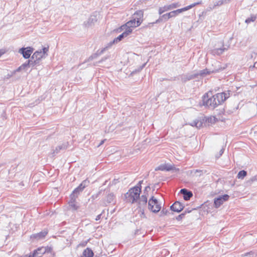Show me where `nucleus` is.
<instances>
[{"instance_id":"4be33fe9","label":"nucleus","mask_w":257,"mask_h":257,"mask_svg":"<svg viewBox=\"0 0 257 257\" xmlns=\"http://www.w3.org/2000/svg\"><path fill=\"white\" fill-rule=\"evenodd\" d=\"M115 197L113 193L109 192L106 196L105 201L107 204L113 203L115 201Z\"/></svg>"},{"instance_id":"f3484780","label":"nucleus","mask_w":257,"mask_h":257,"mask_svg":"<svg viewBox=\"0 0 257 257\" xmlns=\"http://www.w3.org/2000/svg\"><path fill=\"white\" fill-rule=\"evenodd\" d=\"M217 70H213L212 71L209 70L208 69H204L200 70L198 73H195L197 74V77L200 76L201 77H205L207 75L210 74L211 73H214L217 72Z\"/></svg>"},{"instance_id":"79ce46f5","label":"nucleus","mask_w":257,"mask_h":257,"mask_svg":"<svg viewBox=\"0 0 257 257\" xmlns=\"http://www.w3.org/2000/svg\"><path fill=\"white\" fill-rule=\"evenodd\" d=\"M168 213H169V211L165 208H163L161 211V216L167 215Z\"/></svg>"},{"instance_id":"0eeeda50","label":"nucleus","mask_w":257,"mask_h":257,"mask_svg":"<svg viewBox=\"0 0 257 257\" xmlns=\"http://www.w3.org/2000/svg\"><path fill=\"white\" fill-rule=\"evenodd\" d=\"M34 49L31 47H23L19 50L18 52L21 54L25 59H28L30 57Z\"/></svg>"},{"instance_id":"cd10ccee","label":"nucleus","mask_w":257,"mask_h":257,"mask_svg":"<svg viewBox=\"0 0 257 257\" xmlns=\"http://www.w3.org/2000/svg\"><path fill=\"white\" fill-rule=\"evenodd\" d=\"M201 4V2H197V3H193L189 6H188L187 7H185L184 8H183V10L184 11V12L185 11H186L187 10H189V9L193 8L194 7L198 5H199V4Z\"/></svg>"},{"instance_id":"dca6fc26","label":"nucleus","mask_w":257,"mask_h":257,"mask_svg":"<svg viewBox=\"0 0 257 257\" xmlns=\"http://www.w3.org/2000/svg\"><path fill=\"white\" fill-rule=\"evenodd\" d=\"M180 192L183 195V198L186 201L190 200L193 196L192 192L185 188L181 189Z\"/></svg>"},{"instance_id":"393cba45","label":"nucleus","mask_w":257,"mask_h":257,"mask_svg":"<svg viewBox=\"0 0 257 257\" xmlns=\"http://www.w3.org/2000/svg\"><path fill=\"white\" fill-rule=\"evenodd\" d=\"M89 183V181L87 179L83 181L81 184L77 187V190H79L83 191L84 188L88 185Z\"/></svg>"},{"instance_id":"1a4fd4ad","label":"nucleus","mask_w":257,"mask_h":257,"mask_svg":"<svg viewBox=\"0 0 257 257\" xmlns=\"http://www.w3.org/2000/svg\"><path fill=\"white\" fill-rule=\"evenodd\" d=\"M97 20V15H92L90 16L87 21L84 22L83 25L85 28H87L92 27L94 26Z\"/></svg>"},{"instance_id":"13d9d810","label":"nucleus","mask_w":257,"mask_h":257,"mask_svg":"<svg viewBox=\"0 0 257 257\" xmlns=\"http://www.w3.org/2000/svg\"><path fill=\"white\" fill-rule=\"evenodd\" d=\"M106 141L105 139L103 140H102L100 143H99V144L97 146V147H100L101 145H102L104 143V142Z\"/></svg>"},{"instance_id":"603ef678","label":"nucleus","mask_w":257,"mask_h":257,"mask_svg":"<svg viewBox=\"0 0 257 257\" xmlns=\"http://www.w3.org/2000/svg\"><path fill=\"white\" fill-rule=\"evenodd\" d=\"M87 243V241H83V242H81L80 243H79L78 244V246L84 247V246H85L86 245Z\"/></svg>"},{"instance_id":"864d4df0","label":"nucleus","mask_w":257,"mask_h":257,"mask_svg":"<svg viewBox=\"0 0 257 257\" xmlns=\"http://www.w3.org/2000/svg\"><path fill=\"white\" fill-rule=\"evenodd\" d=\"M93 59V57L91 55L90 57H88V58L85 60L83 63L90 61Z\"/></svg>"},{"instance_id":"9d476101","label":"nucleus","mask_w":257,"mask_h":257,"mask_svg":"<svg viewBox=\"0 0 257 257\" xmlns=\"http://www.w3.org/2000/svg\"><path fill=\"white\" fill-rule=\"evenodd\" d=\"M180 6V4L178 3H173L171 5L165 6L162 8H160L159 10V13L160 15H161L164 12L167 11L168 10H170L173 9L177 8Z\"/></svg>"},{"instance_id":"6ab92c4d","label":"nucleus","mask_w":257,"mask_h":257,"mask_svg":"<svg viewBox=\"0 0 257 257\" xmlns=\"http://www.w3.org/2000/svg\"><path fill=\"white\" fill-rule=\"evenodd\" d=\"M48 232L47 231L43 230L42 231H41L38 233L32 234L31 236V238H35L37 240H40L43 239L46 235L47 234Z\"/></svg>"},{"instance_id":"6e6552de","label":"nucleus","mask_w":257,"mask_h":257,"mask_svg":"<svg viewBox=\"0 0 257 257\" xmlns=\"http://www.w3.org/2000/svg\"><path fill=\"white\" fill-rule=\"evenodd\" d=\"M229 196L227 194H225L219 196L217 198H215L214 201V205L215 208L219 207L224 202L229 199Z\"/></svg>"},{"instance_id":"3c124183","label":"nucleus","mask_w":257,"mask_h":257,"mask_svg":"<svg viewBox=\"0 0 257 257\" xmlns=\"http://www.w3.org/2000/svg\"><path fill=\"white\" fill-rule=\"evenodd\" d=\"M143 181L142 180V181H140L139 182V183L137 184L136 186H135V187H139L141 190L142 189V186H141V185L143 183Z\"/></svg>"},{"instance_id":"c9c22d12","label":"nucleus","mask_w":257,"mask_h":257,"mask_svg":"<svg viewBox=\"0 0 257 257\" xmlns=\"http://www.w3.org/2000/svg\"><path fill=\"white\" fill-rule=\"evenodd\" d=\"M255 17H251L250 18H248L245 21V22L247 24H248L251 22H254L255 20Z\"/></svg>"},{"instance_id":"c03bdc74","label":"nucleus","mask_w":257,"mask_h":257,"mask_svg":"<svg viewBox=\"0 0 257 257\" xmlns=\"http://www.w3.org/2000/svg\"><path fill=\"white\" fill-rule=\"evenodd\" d=\"M151 189L150 186H147L145 187V190H144V194H146L147 196L148 194V191Z\"/></svg>"},{"instance_id":"2f4dec72","label":"nucleus","mask_w":257,"mask_h":257,"mask_svg":"<svg viewBox=\"0 0 257 257\" xmlns=\"http://www.w3.org/2000/svg\"><path fill=\"white\" fill-rule=\"evenodd\" d=\"M78 196L72 192V193L70 195V200L69 201H76V199L78 198Z\"/></svg>"},{"instance_id":"5fc2aeb1","label":"nucleus","mask_w":257,"mask_h":257,"mask_svg":"<svg viewBox=\"0 0 257 257\" xmlns=\"http://www.w3.org/2000/svg\"><path fill=\"white\" fill-rule=\"evenodd\" d=\"M224 148H222L220 150V151H219V156L217 157L218 158L220 157L223 154V153H224Z\"/></svg>"},{"instance_id":"9b49d317","label":"nucleus","mask_w":257,"mask_h":257,"mask_svg":"<svg viewBox=\"0 0 257 257\" xmlns=\"http://www.w3.org/2000/svg\"><path fill=\"white\" fill-rule=\"evenodd\" d=\"M68 146L69 144L68 142L64 143L61 145L58 146L57 147H56L55 149L53 150V152L52 153L53 156H54L56 154H58L61 151H63L67 149Z\"/></svg>"},{"instance_id":"39448f33","label":"nucleus","mask_w":257,"mask_h":257,"mask_svg":"<svg viewBox=\"0 0 257 257\" xmlns=\"http://www.w3.org/2000/svg\"><path fill=\"white\" fill-rule=\"evenodd\" d=\"M184 11L183 9H178L173 11H172L170 13L165 14L163 15L160 18H159L158 20H157L156 22V23H158L160 22L162 20V19H164L166 21L168 20L170 18L172 17H175L180 13L183 12Z\"/></svg>"},{"instance_id":"20e7f679","label":"nucleus","mask_w":257,"mask_h":257,"mask_svg":"<svg viewBox=\"0 0 257 257\" xmlns=\"http://www.w3.org/2000/svg\"><path fill=\"white\" fill-rule=\"evenodd\" d=\"M148 209L154 213L159 212L161 209V204L159 203L158 200L154 196L149 200Z\"/></svg>"},{"instance_id":"72a5a7b5","label":"nucleus","mask_w":257,"mask_h":257,"mask_svg":"<svg viewBox=\"0 0 257 257\" xmlns=\"http://www.w3.org/2000/svg\"><path fill=\"white\" fill-rule=\"evenodd\" d=\"M30 61L28 60L26 62L23 64L18 69V71H19L20 69H21L22 68H25L28 66H30Z\"/></svg>"},{"instance_id":"423d86ee","label":"nucleus","mask_w":257,"mask_h":257,"mask_svg":"<svg viewBox=\"0 0 257 257\" xmlns=\"http://www.w3.org/2000/svg\"><path fill=\"white\" fill-rule=\"evenodd\" d=\"M138 201V207L139 211L142 212V214H144V209L147 206L148 201V197L146 194L142 195L140 198H139Z\"/></svg>"},{"instance_id":"6e6d98bb","label":"nucleus","mask_w":257,"mask_h":257,"mask_svg":"<svg viewBox=\"0 0 257 257\" xmlns=\"http://www.w3.org/2000/svg\"><path fill=\"white\" fill-rule=\"evenodd\" d=\"M102 213H101V214H100L96 216V218H95V220L98 221V220H99L101 218V215H102Z\"/></svg>"},{"instance_id":"473e14b6","label":"nucleus","mask_w":257,"mask_h":257,"mask_svg":"<svg viewBox=\"0 0 257 257\" xmlns=\"http://www.w3.org/2000/svg\"><path fill=\"white\" fill-rule=\"evenodd\" d=\"M166 164L160 165L159 166H158L157 168H156L155 169V170L156 171H158V170L166 171V169H167L166 168Z\"/></svg>"},{"instance_id":"f257e3e1","label":"nucleus","mask_w":257,"mask_h":257,"mask_svg":"<svg viewBox=\"0 0 257 257\" xmlns=\"http://www.w3.org/2000/svg\"><path fill=\"white\" fill-rule=\"evenodd\" d=\"M202 101L204 105L212 109L215 108L222 103V102L218 99L217 93L211 97H209L208 93H205L202 97Z\"/></svg>"},{"instance_id":"7ed1b4c3","label":"nucleus","mask_w":257,"mask_h":257,"mask_svg":"<svg viewBox=\"0 0 257 257\" xmlns=\"http://www.w3.org/2000/svg\"><path fill=\"white\" fill-rule=\"evenodd\" d=\"M44 254H50L49 257H55V253L53 251L51 246H42L35 249L32 253H30L29 257H42Z\"/></svg>"},{"instance_id":"412c9836","label":"nucleus","mask_w":257,"mask_h":257,"mask_svg":"<svg viewBox=\"0 0 257 257\" xmlns=\"http://www.w3.org/2000/svg\"><path fill=\"white\" fill-rule=\"evenodd\" d=\"M31 57H32V59H35L36 61H38L39 62H40L41 60L43 58H44V56L43 55V53H42L41 51H37L33 54Z\"/></svg>"},{"instance_id":"4468645a","label":"nucleus","mask_w":257,"mask_h":257,"mask_svg":"<svg viewBox=\"0 0 257 257\" xmlns=\"http://www.w3.org/2000/svg\"><path fill=\"white\" fill-rule=\"evenodd\" d=\"M141 22H140V20H137L135 18H134L133 20H131L127 22L125 26H122L121 27H132V28H136L137 27H138L141 24Z\"/></svg>"},{"instance_id":"de8ad7c7","label":"nucleus","mask_w":257,"mask_h":257,"mask_svg":"<svg viewBox=\"0 0 257 257\" xmlns=\"http://www.w3.org/2000/svg\"><path fill=\"white\" fill-rule=\"evenodd\" d=\"M82 192V191H80L79 190H77V188H76L73 191V192L74 194H76L77 195H79L80 192Z\"/></svg>"},{"instance_id":"4d7b16f0","label":"nucleus","mask_w":257,"mask_h":257,"mask_svg":"<svg viewBox=\"0 0 257 257\" xmlns=\"http://www.w3.org/2000/svg\"><path fill=\"white\" fill-rule=\"evenodd\" d=\"M93 57V59L96 58L98 56H99V54L97 53L93 54L91 55Z\"/></svg>"},{"instance_id":"b1692460","label":"nucleus","mask_w":257,"mask_h":257,"mask_svg":"<svg viewBox=\"0 0 257 257\" xmlns=\"http://www.w3.org/2000/svg\"><path fill=\"white\" fill-rule=\"evenodd\" d=\"M144 15V12L142 10L137 11L134 14V17L137 20H140V22H141V23L143 21V17Z\"/></svg>"},{"instance_id":"680f3d73","label":"nucleus","mask_w":257,"mask_h":257,"mask_svg":"<svg viewBox=\"0 0 257 257\" xmlns=\"http://www.w3.org/2000/svg\"><path fill=\"white\" fill-rule=\"evenodd\" d=\"M252 68H257V62H255L252 66Z\"/></svg>"},{"instance_id":"49530a36","label":"nucleus","mask_w":257,"mask_h":257,"mask_svg":"<svg viewBox=\"0 0 257 257\" xmlns=\"http://www.w3.org/2000/svg\"><path fill=\"white\" fill-rule=\"evenodd\" d=\"M110 47V46H109V45H108V44H107V46L106 47H105V48H103V49H102L100 51V52H99V53H98V52H97V53L99 54V55H101V54H102V53H103V52H104V51H105V50H106L108 47Z\"/></svg>"},{"instance_id":"7c9ffc66","label":"nucleus","mask_w":257,"mask_h":257,"mask_svg":"<svg viewBox=\"0 0 257 257\" xmlns=\"http://www.w3.org/2000/svg\"><path fill=\"white\" fill-rule=\"evenodd\" d=\"M18 165H15L11 166V168L10 169L9 171V173L10 174H13L16 173L17 171V168H18Z\"/></svg>"},{"instance_id":"a18cd8bd","label":"nucleus","mask_w":257,"mask_h":257,"mask_svg":"<svg viewBox=\"0 0 257 257\" xmlns=\"http://www.w3.org/2000/svg\"><path fill=\"white\" fill-rule=\"evenodd\" d=\"M166 168L167 169H166V171H168L173 170V169H175L176 170V168L175 167H173L172 165H166Z\"/></svg>"},{"instance_id":"a878e982","label":"nucleus","mask_w":257,"mask_h":257,"mask_svg":"<svg viewBox=\"0 0 257 257\" xmlns=\"http://www.w3.org/2000/svg\"><path fill=\"white\" fill-rule=\"evenodd\" d=\"M68 204L70 208L74 210H76L78 208V206L77 205L76 201H69L68 202Z\"/></svg>"},{"instance_id":"37998d69","label":"nucleus","mask_w":257,"mask_h":257,"mask_svg":"<svg viewBox=\"0 0 257 257\" xmlns=\"http://www.w3.org/2000/svg\"><path fill=\"white\" fill-rule=\"evenodd\" d=\"M146 65V63L143 64L142 66H140V67L138 69L135 70L133 72L135 73V72H140L145 67Z\"/></svg>"},{"instance_id":"5701e85b","label":"nucleus","mask_w":257,"mask_h":257,"mask_svg":"<svg viewBox=\"0 0 257 257\" xmlns=\"http://www.w3.org/2000/svg\"><path fill=\"white\" fill-rule=\"evenodd\" d=\"M93 255L94 253L92 249L87 247L83 250L82 254L80 257H93Z\"/></svg>"},{"instance_id":"e2e57ef3","label":"nucleus","mask_w":257,"mask_h":257,"mask_svg":"<svg viewBox=\"0 0 257 257\" xmlns=\"http://www.w3.org/2000/svg\"><path fill=\"white\" fill-rule=\"evenodd\" d=\"M229 1H230V0H228V2H229Z\"/></svg>"},{"instance_id":"aec40b11","label":"nucleus","mask_w":257,"mask_h":257,"mask_svg":"<svg viewBox=\"0 0 257 257\" xmlns=\"http://www.w3.org/2000/svg\"><path fill=\"white\" fill-rule=\"evenodd\" d=\"M126 34L124 33L123 32L119 35L117 37L115 38L113 41L110 42L108 43L109 46H111L113 44L115 43H117L118 42L120 41L122 39H123L124 37H126Z\"/></svg>"},{"instance_id":"f8f14e48","label":"nucleus","mask_w":257,"mask_h":257,"mask_svg":"<svg viewBox=\"0 0 257 257\" xmlns=\"http://www.w3.org/2000/svg\"><path fill=\"white\" fill-rule=\"evenodd\" d=\"M184 207V206L181 202L176 201L171 206L170 209L173 211L180 212L183 209Z\"/></svg>"},{"instance_id":"8fccbe9b","label":"nucleus","mask_w":257,"mask_h":257,"mask_svg":"<svg viewBox=\"0 0 257 257\" xmlns=\"http://www.w3.org/2000/svg\"><path fill=\"white\" fill-rule=\"evenodd\" d=\"M197 119H195L194 120H193L191 123H190V125L192 126H197Z\"/></svg>"},{"instance_id":"09e8293b","label":"nucleus","mask_w":257,"mask_h":257,"mask_svg":"<svg viewBox=\"0 0 257 257\" xmlns=\"http://www.w3.org/2000/svg\"><path fill=\"white\" fill-rule=\"evenodd\" d=\"M255 181H257V175H255L253 177H252L249 180V182H253Z\"/></svg>"},{"instance_id":"f03ea898","label":"nucleus","mask_w":257,"mask_h":257,"mask_svg":"<svg viewBox=\"0 0 257 257\" xmlns=\"http://www.w3.org/2000/svg\"><path fill=\"white\" fill-rule=\"evenodd\" d=\"M141 189L138 187H134L130 189L127 192L124 194L126 202L134 203L140 198Z\"/></svg>"},{"instance_id":"ddd939ff","label":"nucleus","mask_w":257,"mask_h":257,"mask_svg":"<svg viewBox=\"0 0 257 257\" xmlns=\"http://www.w3.org/2000/svg\"><path fill=\"white\" fill-rule=\"evenodd\" d=\"M222 45L223 46V48H214L211 49L209 51V53L214 56H219L221 55L225 51L228 49V48H225L223 47V42L222 43Z\"/></svg>"},{"instance_id":"2eb2a0df","label":"nucleus","mask_w":257,"mask_h":257,"mask_svg":"<svg viewBox=\"0 0 257 257\" xmlns=\"http://www.w3.org/2000/svg\"><path fill=\"white\" fill-rule=\"evenodd\" d=\"M232 93L231 91H227L222 93H217L218 99L223 103L226 99L229 97Z\"/></svg>"},{"instance_id":"a211bd4d","label":"nucleus","mask_w":257,"mask_h":257,"mask_svg":"<svg viewBox=\"0 0 257 257\" xmlns=\"http://www.w3.org/2000/svg\"><path fill=\"white\" fill-rule=\"evenodd\" d=\"M195 78H197V74H186L180 76L181 80L183 83H185L187 81Z\"/></svg>"},{"instance_id":"4c0bfd02","label":"nucleus","mask_w":257,"mask_h":257,"mask_svg":"<svg viewBox=\"0 0 257 257\" xmlns=\"http://www.w3.org/2000/svg\"><path fill=\"white\" fill-rule=\"evenodd\" d=\"M191 173L192 174H196L197 173H200L199 176H201L202 174H203V170H193L191 171Z\"/></svg>"},{"instance_id":"ea45409f","label":"nucleus","mask_w":257,"mask_h":257,"mask_svg":"<svg viewBox=\"0 0 257 257\" xmlns=\"http://www.w3.org/2000/svg\"><path fill=\"white\" fill-rule=\"evenodd\" d=\"M102 190L99 191L96 194L92 195L91 198L93 200L96 199L101 193Z\"/></svg>"},{"instance_id":"58836bf2","label":"nucleus","mask_w":257,"mask_h":257,"mask_svg":"<svg viewBox=\"0 0 257 257\" xmlns=\"http://www.w3.org/2000/svg\"><path fill=\"white\" fill-rule=\"evenodd\" d=\"M185 213L183 212V213H181V214L178 215L176 217V219L178 221H180L185 217Z\"/></svg>"},{"instance_id":"bb28decb","label":"nucleus","mask_w":257,"mask_h":257,"mask_svg":"<svg viewBox=\"0 0 257 257\" xmlns=\"http://www.w3.org/2000/svg\"><path fill=\"white\" fill-rule=\"evenodd\" d=\"M246 175V171L244 170H241L238 172L237 177L238 179H243Z\"/></svg>"},{"instance_id":"e433bc0d","label":"nucleus","mask_w":257,"mask_h":257,"mask_svg":"<svg viewBox=\"0 0 257 257\" xmlns=\"http://www.w3.org/2000/svg\"><path fill=\"white\" fill-rule=\"evenodd\" d=\"M42 50L43 51H42V53H43V55L44 56V58H45L46 56H47V52L49 50V47H44Z\"/></svg>"},{"instance_id":"f704fd0d","label":"nucleus","mask_w":257,"mask_h":257,"mask_svg":"<svg viewBox=\"0 0 257 257\" xmlns=\"http://www.w3.org/2000/svg\"><path fill=\"white\" fill-rule=\"evenodd\" d=\"M203 122H204V120L203 119H197V126L196 127L197 128H200L202 126V125H203Z\"/></svg>"},{"instance_id":"c756f323","label":"nucleus","mask_w":257,"mask_h":257,"mask_svg":"<svg viewBox=\"0 0 257 257\" xmlns=\"http://www.w3.org/2000/svg\"><path fill=\"white\" fill-rule=\"evenodd\" d=\"M29 61H30L29 65L30 66H31L32 67H34L37 65H39L40 64V62H39L38 61H36L35 59H32V57H31V59L29 60Z\"/></svg>"},{"instance_id":"a19ab883","label":"nucleus","mask_w":257,"mask_h":257,"mask_svg":"<svg viewBox=\"0 0 257 257\" xmlns=\"http://www.w3.org/2000/svg\"><path fill=\"white\" fill-rule=\"evenodd\" d=\"M132 27H127L125 31L123 32L126 34V36H127L129 34H130L132 32Z\"/></svg>"},{"instance_id":"c85d7f7f","label":"nucleus","mask_w":257,"mask_h":257,"mask_svg":"<svg viewBox=\"0 0 257 257\" xmlns=\"http://www.w3.org/2000/svg\"><path fill=\"white\" fill-rule=\"evenodd\" d=\"M226 3V0H220L217 2H216L214 5V6L212 7V8H210L211 10L214 9L217 6H220L222 5L224 3Z\"/></svg>"},{"instance_id":"052dcab7","label":"nucleus","mask_w":257,"mask_h":257,"mask_svg":"<svg viewBox=\"0 0 257 257\" xmlns=\"http://www.w3.org/2000/svg\"><path fill=\"white\" fill-rule=\"evenodd\" d=\"M191 210H189V209H186L184 211V213H185V214H186V213H190V212H191Z\"/></svg>"},{"instance_id":"bf43d9fd","label":"nucleus","mask_w":257,"mask_h":257,"mask_svg":"<svg viewBox=\"0 0 257 257\" xmlns=\"http://www.w3.org/2000/svg\"><path fill=\"white\" fill-rule=\"evenodd\" d=\"M106 59H107V58H106V57L103 58H102V59H101V60L99 61L98 62V63H101L102 62H103V61H105Z\"/></svg>"}]
</instances>
